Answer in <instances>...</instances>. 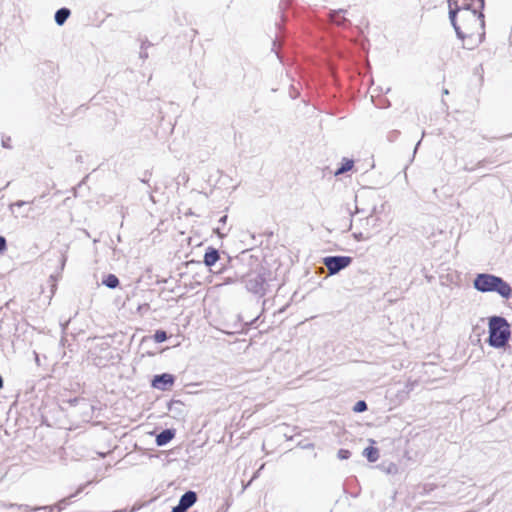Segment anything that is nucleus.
I'll return each mask as SVG.
<instances>
[{
  "mask_svg": "<svg viewBox=\"0 0 512 512\" xmlns=\"http://www.w3.org/2000/svg\"><path fill=\"white\" fill-rule=\"evenodd\" d=\"M473 287L481 293H497L504 299H509L512 288L503 278L489 273H479L473 280Z\"/></svg>",
  "mask_w": 512,
  "mask_h": 512,
  "instance_id": "nucleus-1",
  "label": "nucleus"
},
{
  "mask_svg": "<svg viewBox=\"0 0 512 512\" xmlns=\"http://www.w3.org/2000/svg\"><path fill=\"white\" fill-rule=\"evenodd\" d=\"M488 344L496 349L504 348L510 339V324L502 316H491L488 321Z\"/></svg>",
  "mask_w": 512,
  "mask_h": 512,
  "instance_id": "nucleus-2",
  "label": "nucleus"
},
{
  "mask_svg": "<svg viewBox=\"0 0 512 512\" xmlns=\"http://www.w3.org/2000/svg\"><path fill=\"white\" fill-rule=\"evenodd\" d=\"M483 8H472L468 11H462L458 14V24L462 27V37H458L460 40H464L466 37L471 36L477 28L484 29V15L480 12Z\"/></svg>",
  "mask_w": 512,
  "mask_h": 512,
  "instance_id": "nucleus-3",
  "label": "nucleus"
},
{
  "mask_svg": "<svg viewBox=\"0 0 512 512\" xmlns=\"http://www.w3.org/2000/svg\"><path fill=\"white\" fill-rule=\"evenodd\" d=\"M449 20L453 26L457 37H462V27L458 24V14L462 11H468L472 8H479L476 0L468 2L467 0H448Z\"/></svg>",
  "mask_w": 512,
  "mask_h": 512,
  "instance_id": "nucleus-4",
  "label": "nucleus"
},
{
  "mask_svg": "<svg viewBox=\"0 0 512 512\" xmlns=\"http://www.w3.org/2000/svg\"><path fill=\"white\" fill-rule=\"evenodd\" d=\"M352 262L349 256H327L323 259V264L330 275H335L348 267Z\"/></svg>",
  "mask_w": 512,
  "mask_h": 512,
  "instance_id": "nucleus-5",
  "label": "nucleus"
},
{
  "mask_svg": "<svg viewBox=\"0 0 512 512\" xmlns=\"http://www.w3.org/2000/svg\"><path fill=\"white\" fill-rule=\"evenodd\" d=\"M175 377L169 373H162L155 375L152 379L151 385L153 388L165 391L174 384Z\"/></svg>",
  "mask_w": 512,
  "mask_h": 512,
  "instance_id": "nucleus-6",
  "label": "nucleus"
},
{
  "mask_svg": "<svg viewBox=\"0 0 512 512\" xmlns=\"http://www.w3.org/2000/svg\"><path fill=\"white\" fill-rule=\"evenodd\" d=\"M219 259H220V254H219L218 249L210 246L205 251L204 258H203V263L207 267H212L213 265L216 264V262Z\"/></svg>",
  "mask_w": 512,
  "mask_h": 512,
  "instance_id": "nucleus-7",
  "label": "nucleus"
},
{
  "mask_svg": "<svg viewBox=\"0 0 512 512\" xmlns=\"http://www.w3.org/2000/svg\"><path fill=\"white\" fill-rule=\"evenodd\" d=\"M263 283V278L260 275H256L246 280V288L253 293H260L263 290Z\"/></svg>",
  "mask_w": 512,
  "mask_h": 512,
  "instance_id": "nucleus-8",
  "label": "nucleus"
},
{
  "mask_svg": "<svg viewBox=\"0 0 512 512\" xmlns=\"http://www.w3.org/2000/svg\"><path fill=\"white\" fill-rule=\"evenodd\" d=\"M175 437L174 429H164L156 435L157 446H164L168 444Z\"/></svg>",
  "mask_w": 512,
  "mask_h": 512,
  "instance_id": "nucleus-9",
  "label": "nucleus"
},
{
  "mask_svg": "<svg viewBox=\"0 0 512 512\" xmlns=\"http://www.w3.org/2000/svg\"><path fill=\"white\" fill-rule=\"evenodd\" d=\"M197 501V494L194 491H187L185 492L179 499V504L185 507L186 509H189L192 507L195 502Z\"/></svg>",
  "mask_w": 512,
  "mask_h": 512,
  "instance_id": "nucleus-10",
  "label": "nucleus"
},
{
  "mask_svg": "<svg viewBox=\"0 0 512 512\" xmlns=\"http://www.w3.org/2000/svg\"><path fill=\"white\" fill-rule=\"evenodd\" d=\"M70 15H71V11L69 8L62 7L60 9H58L54 15L55 23L58 26L64 25V23L67 21V19L69 18Z\"/></svg>",
  "mask_w": 512,
  "mask_h": 512,
  "instance_id": "nucleus-11",
  "label": "nucleus"
},
{
  "mask_svg": "<svg viewBox=\"0 0 512 512\" xmlns=\"http://www.w3.org/2000/svg\"><path fill=\"white\" fill-rule=\"evenodd\" d=\"M344 12H345V10H343V9L331 10L329 12V18L333 23H335L339 26L344 25L347 22V19L342 16V13H344Z\"/></svg>",
  "mask_w": 512,
  "mask_h": 512,
  "instance_id": "nucleus-12",
  "label": "nucleus"
},
{
  "mask_svg": "<svg viewBox=\"0 0 512 512\" xmlns=\"http://www.w3.org/2000/svg\"><path fill=\"white\" fill-rule=\"evenodd\" d=\"M168 410L175 414V417L184 415V404L179 400H173L168 405Z\"/></svg>",
  "mask_w": 512,
  "mask_h": 512,
  "instance_id": "nucleus-13",
  "label": "nucleus"
},
{
  "mask_svg": "<svg viewBox=\"0 0 512 512\" xmlns=\"http://www.w3.org/2000/svg\"><path fill=\"white\" fill-rule=\"evenodd\" d=\"M119 283L120 282H119L118 277L114 274H108L102 280V284L110 289L117 288L119 286Z\"/></svg>",
  "mask_w": 512,
  "mask_h": 512,
  "instance_id": "nucleus-14",
  "label": "nucleus"
},
{
  "mask_svg": "<svg viewBox=\"0 0 512 512\" xmlns=\"http://www.w3.org/2000/svg\"><path fill=\"white\" fill-rule=\"evenodd\" d=\"M363 455L367 458L369 462H376L379 458V451L377 448L373 446H369L364 449Z\"/></svg>",
  "mask_w": 512,
  "mask_h": 512,
  "instance_id": "nucleus-15",
  "label": "nucleus"
},
{
  "mask_svg": "<svg viewBox=\"0 0 512 512\" xmlns=\"http://www.w3.org/2000/svg\"><path fill=\"white\" fill-rule=\"evenodd\" d=\"M72 497H74V495H71L68 498H64V499L60 500L55 505L42 506L41 508H42V510H47L49 512H53L55 509H57V511L60 512L64 509L65 505L68 503V499H70Z\"/></svg>",
  "mask_w": 512,
  "mask_h": 512,
  "instance_id": "nucleus-16",
  "label": "nucleus"
},
{
  "mask_svg": "<svg viewBox=\"0 0 512 512\" xmlns=\"http://www.w3.org/2000/svg\"><path fill=\"white\" fill-rule=\"evenodd\" d=\"M353 165H354L353 160L343 159L341 166L339 168H337V170L335 171V175L338 176V175L344 174L345 172L351 170Z\"/></svg>",
  "mask_w": 512,
  "mask_h": 512,
  "instance_id": "nucleus-17",
  "label": "nucleus"
},
{
  "mask_svg": "<svg viewBox=\"0 0 512 512\" xmlns=\"http://www.w3.org/2000/svg\"><path fill=\"white\" fill-rule=\"evenodd\" d=\"M377 212L376 205H373L369 210H365L363 208H359L356 206V213H366V222L369 223V219L373 217V215Z\"/></svg>",
  "mask_w": 512,
  "mask_h": 512,
  "instance_id": "nucleus-18",
  "label": "nucleus"
},
{
  "mask_svg": "<svg viewBox=\"0 0 512 512\" xmlns=\"http://www.w3.org/2000/svg\"><path fill=\"white\" fill-rule=\"evenodd\" d=\"M368 408L367 403L364 400H359L355 403L353 411L356 413H362Z\"/></svg>",
  "mask_w": 512,
  "mask_h": 512,
  "instance_id": "nucleus-19",
  "label": "nucleus"
},
{
  "mask_svg": "<svg viewBox=\"0 0 512 512\" xmlns=\"http://www.w3.org/2000/svg\"><path fill=\"white\" fill-rule=\"evenodd\" d=\"M167 338H168L167 333L164 330H157L154 334V340L157 343H162V342L166 341Z\"/></svg>",
  "mask_w": 512,
  "mask_h": 512,
  "instance_id": "nucleus-20",
  "label": "nucleus"
},
{
  "mask_svg": "<svg viewBox=\"0 0 512 512\" xmlns=\"http://www.w3.org/2000/svg\"><path fill=\"white\" fill-rule=\"evenodd\" d=\"M337 456L340 460H346L350 458L351 452L347 449H340L337 453Z\"/></svg>",
  "mask_w": 512,
  "mask_h": 512,
  "instance_id": "nucleus-21",
  "label": "nucleus"
},
{
  "mask_svg": "<svg viewBox=\"0 0 512 512\" xmlns=\"http://www.w3.org/2000/svg\"><path fill=\"white\" fill-rule=\"evenodd\" d=\"M16 504H11L10 507H14ZM19 509H23L25 512L39 511L42 510L41 507H33L30 508L28 505H17Z\"/></svg>",
  "mask_w": 512,
  "mask_h": 512,
  "instance_id": "nucleus-22",
  "label": "nucleus"
},
{
  "mask_svg": "<svg viewBox=\"0 0 512 512\" xmlns=\"http://www.w3.org/2000/svg\"><path fill=\"white\" fill-rule=\"evenodd\" d=\"M10 142H11L10 136H3L2 141H1V146L5 149H12Z\"/></svg>",
  "mask_w": 512,
  "mask_h": 512,
  "instance_id": "nucleus-23",
  "label": "nucleus"
},
{
  "mask_svg": "<svg viewBox=\"0 0 512 512\" xmlns=\"http://www.w3.org/2000/svg\"><path fill=\"white\" fill-rule=\"evenodd\" d=\"M354 238L357 240V241H364V240H367L369 239V235H365L364 233L362 232H359V233H354L353 234Z\"/></svg>",
  "mask_w": 512,
  "mask_h": 512,
  "instance_id": "nucleus-24",
  "label": "nucleus"
},
{
  "mask_svg": "<svg viewBox=\"0 0 512 512\" xmlns=\"http://www.w3.org/2000/svg\"><path fill=\"white\" fill-rule=\"evenodd\" d=\"M7 248V242L5 237L0 236V253L4 252Z\"/></svg>",
  "mask_w": 512,
  "mask_h": 512,
  "instance_id": "nucleus-25",
  "label": "nucleus"
},
{
  "mask_svg": "<svg viewBox=\"0 0 512 512\" xmlns=\"http://www.w3.org/2000/svg\"><path fill=\"white\" fill-rule=\"evenodd\" d=\"M188 509L180 505L179 503L172 508V512H186Z\"/></svg>",
  "mask_w": 512,
  "mask_h": 512,
  "instance_id": "nucleus-26",
  "label": "nucleus"
},
{
  "mask_svg": "<svg viewBox=\"0 0 512 512\" xmlns=\"http://www.w3.org/2000/svg\"><path fill=\"white\" fill-rule=\"evenodd\" d=\"M213 231H214V233H216L220 238H223V237H225V236H226V234H225V233H222V232H221L220 227H216V228H214V230H213Z\"/></svg>",
  "mask_w": 512,
  "mask_h": 512,
  "instance_id": "nucleus-27",
  "label": "nucleus"
},
{
  "mask_svg": "<svg viewBox=\"0 0 512 512\" xmlns=\"http://www.w3.org/2000/svg\"><path fill=\"white\" fill-rule=\"evenodd\" d=\"M27 202L26 201H23V200H18L17 202H15L14 204L11 205V208L13 206H16V207H22L26 204Z\"/></svg>",
  "mask_w": 512,
  "mask_h": 512,
  "instance_id": "nucleus-28",
  "label": "nucleus"
},
{
  "mask_svg": "<svg viewBox=\"0 0 512 512\" xmlns=\"http://www.w3.org/2000/svg\"><path fill=\"white\" fill-rule=\"evenodd\" d=\"M226 221H227V215H224V216H222V217L219 219V223H221V224H223V225H224V224H226Z\"/></svg>",
  "mask_w": 512,
  "mask_h": 512,
  "instance_id": "nucleus-29",
  "label": "nucleus"
},
{
  "mask_svg": "<svg viewBox=\"0 0 512 512\" xmlns=\"http://www.w3.org/2000/svg\"><path fill=\"white\" fill-rule=\"evenodd\" d=\"M34 356H35V362L38 366H40V358H39V355L38 353L34 352Z\"/></svg>",
  "mask_w": 512,
  "mask_h": 512,
  "instance_id": "nucleus-30",
  "label": "nucleus"
},
{
  "mask_svg": "<svg viewBox=\"0 0 512 512\" xmlns=\"http://www.w3.org/2000/svg\"><path fill=\"white\" fill-rule=\"evenodd\" d=\"M420 143H421V140H419V141L417 142V144H416V146H415V148H414V151H413V156L415 155V153H416V151H417V149H418V147H419Z\"/></svg>",
  "mask_w": 512,
  "mask_h": 512,
  "instance_id": "nucleus-31",
  "label": "nucleus"
},
{
  "mask_svg": "<svg viewBox=\"0 0 512 512\" xmlns=\"http://www.w3.org/2000/svg\"><path fill=\"white\" fill-rule=\"evenodd\" d=\"M373 221H374V225H375L376 222L378 221V218H375Z\"/></svg>",
  "mask_w": 512,
  "mask_h": 512,
  "instance_id": "nucleus-32",
  "label": "nucleus"
}]
</instances>
